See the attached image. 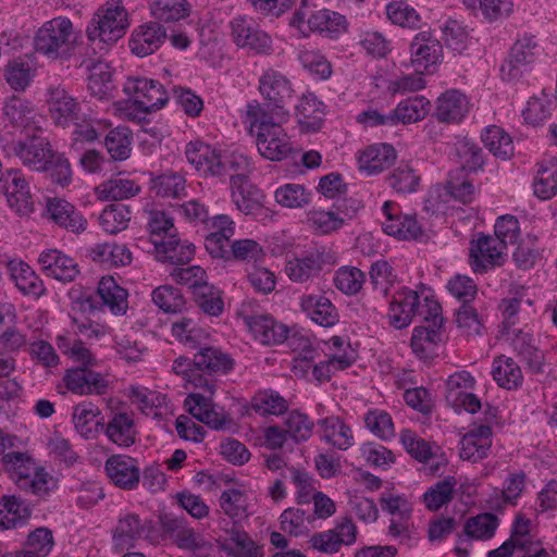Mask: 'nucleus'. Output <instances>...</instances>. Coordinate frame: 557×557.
Segmentation results:
<instances>
[{
    "label": "nucleus",
    "mask_w": 557,
    "mask_h": 557,
    "mask_svg": "<svg viewBox=\"0 0 557 557\" xmlns=\"http://www.w3.org/2000/svg\"><path fill=\"white\" fill-rule=\"evenodd\" d=\"M246 117L249 134L255 137L259 153L271 161L289 158L293 144L283 124L287 121V111L269 110L264 104L252 101L247 104Z\"/></svg>",
    "instance_id": "obj_1"
},
{
    "label": "nucleus",
    "mask_w": 557,
    "mask_h": 557,
    "mask_svg": "<svg viewBox=\"0 0 557 557\" xmlns=\"http://www.w3.org/2000/svg\"><path fill=\"white\" fill-rule=\"evenodd\" d=\"M82 40L81 30L65 16L45 22L34 37L35 50L49 60L67 61Z\"/></svg>",
    "instance_id": "obj_2"
},
{
    "label": "nucleus",
    "mask_w": 557,
    "mask_h": 557,
    "mask_svg": "<svg viewBox=\"0 0 557 557\" xmlns=\"http://www.w3.org/2000/svg\"><path fill=\"white\" fill-rule=\"evenodd\" d=\"M129 26L128 14L121 0H109L90 20L86 35L89 41L112 45L121 39Z\"/></svg>",
    "instance_id": "obj_3"
},
{
    "label": "nucleus",
    "mask_w": 557,
    "mask_h": 557,
    "mask_svg": "<svg viewBox=\"0 0 557 557\" xmlns=\"http://www.w3.org/2000/svg\"><path fill=\"white\" fill-rule=\"evenodd\" d=\"M337 263V255L326 246H315L288 259L285 264V273L294 283H306L320 274L325 267Z\"/></svg>",
    "instance_id": "obj_4"
},
{
    "label": "nucleus",
    "mask_w": 557,
    "mask_h": 557,
    "mask_svg": "<svg viewBox=\"0 0 557 557\" xmlns=\"http://www.w3.org/2000/svg\"><path fill=\"white\" fill-rule=\"evenodd\" d=\"M426 308L424 322L428 325L416 326L411 336L412 351L421 359L429 358L442 341L441 327L444 322L438 301H428Z\"/></svg>",
    "instance_id": "obj_5"
},
{
    "label": "nucleus",
    "mask_w": 557,
    "mask_h": 557,
    "mask_svg": "<svg viewBox=\"0 0 557 557\" xmlns=\"http://www.w3.org/2000/svg\"><path fill=\"white\" fill-rule=\"evenodd\" d=\"M428 301H435L432 298L424 297L423 302L417 292L409 288H401L397 290L389 302L388 308V322L395 329H405L412 323L416 315L428 314Z\"/></svg>",
    "instance_id": "obj_6"
},
{
    "label": "nucleus",
    "mask_w": 557,
    "mask_h": 557,
    "mask_svg": "<svg viewBox=\"0 0 557 557\" xmlns=\"http://www.w3.org/2000/svg\"><path fill=\"white\" fill-rule=\"evenodd\" d=\"M505 245L491 235L480 234L470 242L469 265L474 273H486L488 270L504 264L506 260Z\"/></svg>",
    "instance_id": "obj_7"
},
{
    "label": "nucleus",
    "mask_w": 557,
    "mask_h": 557,
    "mask_svg": "<svg viewBox=\"0 0 557 557\" xmlns=\"http://www.w3.org/2000/svg\"><path fill=\"white\" fill-rule=\"evenodd\" d=\"M231 37L238 48L249 49L259 54L273 50L271 37L260 29L252 18L236 16L230 22Z\"/></svg>",
    "instance_id": "obj_8"
},
{
    "label": "nucleus",
    "mask_w": 557,
    "mask_h": 557,
    "mask_svg": "<svg viewBox=\"0 0 557 557\" xmlns=\"http://www.w3.org/2000/svg\"><path fill=\"white\" fill-rule=\"evenodd\" d=\"M540 49L533 36H524L512 46L508 59L500 66L502 78L513 82L523 76L534 63Z\"/></svg>",
    "instance_id": "obj_9"
},
{
    "label": "nucleus",
    "mask_w": 557,
    "mask_h": 557,
    "mask_svg": "<svg viewBox=\"0 0 557 557\" xmlns=\"http://www.w3.org/2000/svg\"><path fill=\"white\" fill-rule=\"evenodd\" d=\"M124 92L136 99L144 110L157 111L168 102L164 87L157 81L143 77H128L123 85Z\"/></svg>",
    "instance_id": "obj_10"
},
{
    "label": "nucleus",
    "mask_w": 557,
    "mask_h": 557,
    "mask_svg": "<svg viewBox=\"0 0 557 557\" xmlns=\"http://www.w3.org/2000/svg\"><path fill=\"white\" fill-rule=\"evenodd\" d=\"M63 382L67 391L81 396L106 395L110 385L104 374L85 367L67 369Z\"/></svg>",
    "instance_id": "obj_11"
},
{
    "label": "nucleus",
    "mask_w": 557,
    "mask_h": 557,
    "mask_svg": "<svg viewBox=\"0 0 557 557\" xmlns=\"http://www.w3.org/2000/svg\"><path fill=\"white\" fill-rule=\"evenodd\" d=\"M46 102L51 119L57 125L66 127L81 120V106L61 85L47 88Z\"/></svg>",
    "instance_id": "obj_12"
},
{
    "label": "nucleus",
    "mask_w": 557,
    "mask_h": 557,
    "mask_svg": "<svg viewBox=\"0 0 557 557\" xmlns=\"http://www.w3.org/2000/svg\"><path fill=\"white\" fill-rule=\"evenodd\" d=\"M4 149L9 154L18 157L24 165L36 171L46 170L52 159L50 145L41 137L33 136L28 140L8 144Z\"/></svg>",
    "instance_id": "obj_13"
},
{
    "label": "nucleus",
    "mask_w": 557,
    "mask_h": 557,
    "mask_svg": "<svg viewBox=\"0 0 557 557\" xmlns=\"http://www.w3.org/2000/svg\"><path fill=\"white\" fill-rule=\"evenodd\" d=\"M185 407L195 419L212 430L224 431L233 424L232 418L223 409L218 410L210 397L202 394H189L185 399Z\"/></svg>",
    "instance_id": "obj_14"
},
{
    "label": "nucleus",
    "mask_w": 557,
    "mask_h": 557,
    "mask_svg": "<svg viewBox=\"0 0 557 557\" xmlns=\"http://www.w3.org/2000/svg\"><path fill=\"white\" fill-rule=\"evenodd\" d=\"M42 273L63 284L74 282L81 274L78 263L74 258L59 249H47L38 257Z\"/></svg>",
    "instance_id": "obj_15"
},
{
    "label": "nucleus",
    "mask_w": 557,
    "mask_h": 557,
    "mask_svg": "<svg viewBox=\"0 0 557 557\" xmlns=\"http://www.w3.org/2000/svg\"><path fill=\"white\" fill-rule=\"evenodd\" d=\"M259 91L268 101V104L264 106L269 110L286 111L284 107L293 96L289 79L281 72L273 69L265 70L260 76Z\"/></svg>",
    "instance_id": "obj_16"
},
{
    "label": "nucleus",
    "mask_w": 557,
    "mask_h": 557,
    "mask_svg": "<svg viewBox=\"0 0 557 557\" xmlns=\"http://www.w3.org/2000/svg\"><path fill=\"white\" fill-rule=\"evenodd\" d=\"M382 213L384 216L382 228L387 235L398 239H417L422 234L416 216L403 214L395 202L385 201Z\"/></svg>",
    "instance_id": "obj_17"
},
{
    "label": "nucleus",
    "mask_w": 557,
    "mask_h": 557,
    "mask_svg": "<svg viewBox=\"0 0 557 557\" xmlns=\"http://www.w3.org/2000/svg\"><path fill=\"white\" fill-rule=\"evenodd\" d=\"M148 532V522L143 520L136 512L124 511L117 517L116 524L112 530L113 545L119 550L134 547L144 539Z\"/></svg>",
    "instance_id": "obj_18"
},
{
    "label": "nucleus",
    "mask_w": 557,
    "mask_h": 557,
    "mask_svg": "<svg viewBox=\"0 0 557 557\" xmlns=\"http://www.w3.org/2000/svg\"><path fill=\"white\" fill-rule=\"evenodd\" d=\"M2 191L9 206L18 214H27L33 210V198L28 183L20 170L10 169L3 172Z\"/></svg>",
    "instance_id": "obj_19"
},
{
    "label": "nucleus",
    "mask_w": 557,
    "mask_h": 557,
    "mask_svg": "<svg viewBox=\"0 0 557 557\" xmlns=\"http://www.w3.org/2000/svg\"><path fill=\"white\" fill-rule=\"evenodd\" d=\"M104 469L111 482L123 490H135L140 480V469L135 458L127 455H112Z\"/></svg>",
    "instance_id": "obj_20"
},
{
    "label": "nucleus",
    "mask_w": 557,
    "mask_h": 557,
    "mask_svg": "<svg viewBox=\"0 0 557 557\" xmlns=\"http://www.w3.org/2000/svg\"><path fill=\"white\" fill-rule=\"evenodd\" d=\"M243 319L255 339L263 345L282 344L288 336V327L270 314H250Z\"/></svg>",
    "instance_id": "obj_21"
},
{
    "label": "nucleus",
    "mask_w": 557,
    "mask_h": 557,
    "mask_svg": "<svg viewBox=\"0 0 557 557\" xmlns=\"http://www.w3.org/2000/svg\"><path fill=\"white\" fill-rule=\"evenodd\" d=\"M317 426L320 440L338 450H347L355 444L352 429L338 416L319 419Z\"/></svg>",
    "instance_id": "obj_22"
},
{
    "label": "nucleus",
    "mask_w": 557,
    "mask_h": 557,
    "mask_svg": "<svg viewBox=\"0 0 557 557\" xmlns=\"http://www.w3.org/2000/svg\"><path fill=\"white\" fill-rule=\"evenodd\" d=\"M459 445V456L462 460L478 462L490 454L492 429L484 424L474 426L462 436Z\"/></svg>",
    "instance_id": "obj_23"
},
{
    "label": "nucleus",
    "mask_w": 557,
    "mask_h": 557,
    "mask_svg": "<svg viewBox=\"0 0 557 557\" xmlns=\"http://www.w3.org/2000/svg\"><path fill=\"white\" fill-rule=\"evenodd\" d=\"M410 52L416 72L429 71L440 61L442 46L430 33L422 32L414 36L410 45Z\"/></svg>",
    "instance_id": "obj_24"
},
{
    "label": "nucleus",
    "mask_w": 557,
    "mask_h": 557,
    "mask_svg": "<svg viewBox=\"0 0 557 557\" xmlns=\"http://www.w3.org/2000/svg\"><path fill=\"white\" fill-rule=\"evenodd\" d=\"M210 232L206 236V248L213 257H224L230 239L235 234V222L226 214H216L206 223Z\"/></svg>",
    "instance_id": "obj_25"
},
{
    "label": "nucleus",
    "mask_w": 557,
    "mask_h": 557,
    "mask_svg": "<svg viewBox=\"0 0 557 557\" xmlns=\"http://www.w3.org/2000/svg\"><path fill=\"white\" fill-rule=\"evenodd\" d=\"M299 306L302 312L321 326H333L339 320L337 309L323 294H304L299 298Z\"/></svg>",
    "instance_id": "obj_26"
},
{
    "label": "nucleus",
    "mask_w": 557,
    "mask_h": 557,
    "mask_svg": "<svg viewBox=\"0 0 557 557\" xmlns=\"http://www.w3.org/2000/svg\"><path fill=\"white\" fill-rule=\"evenodd\" d=\"M47 211L55 224L69 232L79 234L87 228V220L81 211L64 199H48Z\"/></svg>",
    "instance_id": "obj_27"
},
{
    "label": "nucleus",
    "mask_w": 557,
    "mask_h": 557,
    "mask_svg": "<svg viewBox=\"0 0 557 557\" xmlns=\"http://www.w3.org/2000/svg\"><path fill=\"white\" fill-rule=\"evenodd\" d=\"M165 37V29L159 23L140 25L129 39L131 51L138 57L149 55L161 47Z\"/></svg>",
    "instance_id": "obj_28"
},
{
    "label": "nucleus",
    "mask_w": 557,
    "mask_h": 557,
    "mask_svg": "<svg viewBox=\"0 0 557 557\" xmlns=\"http://www.w3.org/2000/svg\"><path fill=\"white\" fill-rule=\"evenodd\" d=\"M8 270L11 280L22 294L39 298L46 293L42 280L24 261L11 260L8 263Z\"/></svg>",
    "instance_id": "obj_29"
},
{
    "label": "nucleus",
    "mask_w": 557,
    "mask_h": 557,
    "mask_svg": "<svg viewBox=\"0 0 557 557\" xmlns=\"http://www.w3.org/2000/svg\"><path fill=\"white\" fill-rule=\"evenodd\" d=\"M104 434L108 440L117 445L119 447H129L135 444L137 430L133 413L127 412H112L106 429Z\"/></svg>",
    "instance_id": "obj_30"
},
{
    "label": "nucleus",
    "mask_w": 557,
    "mask_h": 557,
    "mask_svg": "<svg viewBox=\"0 0 557 557\" xmlns=\"http://www.w3.org/2000/svg\"><path fill=\"white\" fill-rule=\"evenodd\" d=\"M396 160V151L387 144L373 145L362 150L358 157L359 170L367 174H377L391 168Z\"/></svg>",
    "instance_id": "obj_31"
},
{
    "label": "nucleus",
    "mask_w": 557,
    "mask_h": 557,
    "mask_svg": "<svg viewBox=\"0 0 557 557\" xmlns=\"http://www.w3.org/2000/svg\"><path fill=\"white\" fill-rule=\"evenodd\" d=\"M468 111L467 97L460 91L451 89L438 97L434 115L443 123H459Z\"/></svg>",
    "instance_id": "obj_32"
},
{
    "label": "nucleus",
    "mask_w": 557,
    "mask_h": 557,
    "mask_svg": "<svg viewBox=\"0 0 557 557\" xmlns=\"http://www.w3.org/2000/svg\"><path fill=\"white\" fill-rule=\"evenodd\" d=\"M195 363L196 355L193 359L180 356L173 361L172 372L182 376L189 386L201 389L208 395H212L215 389V380L202 374L199 367Z\"/></svg>",
    "instance_id": "obj_33"
},
{
    "label": "nucleus",
    "mask_w": 557,
    "mask_h": 557,
    "mask_svg": "<svg viewBox=\"0 0 557 557\" xmlns=\"http://www.w3.org/2000/svg\"><path fill=\"white\" fill-rule=\"evenodd\" d=\"M154 255L157 260L161 262L185 264L193 259L195 246L187 240H182L176 233L168 239L158 243L154 247Z\"/></svg>",
    "instance_id": "obj_34"
},
{
    "label": "nucleus",
    "mask_w": 557,
    "mask_h": 557,
    "mask_svg": "<svg viewBox=\"0 0 557 557\" xmlns=\"http://www.w3.org/2000/svg\"><path fill=\"white\" fill-rule=\"evenodd\" d=\"M132 404L146 416L160 420L163 416L162 408L166 406V395L151 391L145 386L131 385L127 393Z\"/></svg>",
    "instance_id": "obj_35"
},
{
    "label": "nucleus",
    "mask_w": 557,
    "mask_h": 557,
    "mask_svg": "<svg viewBox=\"0 0 557 557\" xmlns=\"http://www.w3.org/2000/svg\"><path fill=\"white\" fill-rule=\"evenodd\" d=\"M32 515L29 506L22 498L5 495L0 498V529L9 530L22 527Z\"/></svg>",
    "instance_id": "obj_36"
},
{
    "label": "nucleus",
    "mask_w": 557,
    "mask_h": 557,
    "mask_svg": "<svg viewBox=\"0 0 557 557\" xmlns=\"http://www.w3.org/2000/svg\"><path fill=\"white\" fill-rule=\"evenodd\" d=\"M97 296L101 299L102 306L115 315L124 314L128 308L127 290L120 286L112 276H103L100 280Z\"/></svg>",
    "instance_id": "obj_37"
},
{
    "label": "nucleus",
    "mask_w": 557,
    "mask_h": 557,
    "mask_svg": "<svg viewBox=\"0 0 557 557\" xmlns=\"http://www.w3.org/2000/svg\"><path fill=\"white\" fill-rule=\"evenodd\" d=\"M196 366L206 376L224 374L233 369L234 361L230 355L216 347H203L196 354Z\"/></svg>",
    "instance_id": "obj_38"
},
{
    "label": "nucleus",
    "mask_w": 557,
    "mask_h": 557,
    "mask_svg": "<svg viewBox=\"0 0 557 557\" xmlns=\"http://www.w3.org/2000/svg\"><path fill=\"white\" fill-rule=\"evenodd\" d=\"M95 193L100 200H124L138 195L140 186L134 180L115 175L98 185Z\"/></svg>",
    "instance_id": "obj_39"
},
{
    "label": "nucleus",
    "mask_w": 557,
    "mask_h": 557,
    "mask_svg": "<svg viewBox=\"0 0 557 557\" xmlns=\"http://www.w3.org/2000/svg\"><path fill=\"white\" fill-rule=\"evenodd\" d=\"M185 154L188 162L194 165L197 171H202L206 174L210 173L211 175L221 173V168H219V152L211 146L201 141H190L186 146Z\"/></svg>",
    "instance_id": "obj_40"
},
{
    "label": "nucleus",
    "mask_w": 557,
    "mask_h": 557,
    "mask_svg": "<svg viewBox=\"0 0 557 557\" xmlns=\"http://www.w3.org/2000/svg\"><path fill=\"white\" fill-rule=\"evenodd\" d=\"M86 69L89 71L87 88L90 95L98 99L109 97L113 89L110 65L107 62L97 60L87 62Z\"/></svg>",
    "instance_id": "obj_41"
},
{
    "label": "nucleus",
    "mask_w": 557,
    "mask_h": 557,
    "mask_svg": "<svg viewBox=\"0 0 557 557\" xmlns=\"http://www.w3.org/2000/svg\"><path fill=\"white\" fill-rule=\"evenodd\" d=\"M511 345L533 373H539L542 370L544 356L530 333L519 331L512 337Z\"/></svg>",
    "instance_id": "obj_42"
},
{
    "label": "nucleus",
    "mask_w": 557,
    "mask_h": 557,
    "mask_svg": "<svg viewBox=\"0 0 557 557\" xmlns=\"http://www.w3.org/2000/svg\"><path fill=\"white\" fill-rule=\"evenodd\" d=\"M92 261L108 265L121 267L132 262V253L125 245L97 244L89 250Z\"/></svg>",
    "instance_id": "obj_43"
},
{
    "label": "nucleus",
    "mask_w": 557,
    "mask_h": 557,
    "mask_svg": "<svg viewBox=\"0 0 557 557\" xmlns=\"http://www.w3.org/2000/svg\"><path fill=\"white\" fill-rule=\"evenodd\" d=\"M346 17L327 9L319 10L307 20L309 30L335 36L346 29Z\"/></svg>",
    "instance_id": "obj_44"
},
{
    "label": "nucleus",
    "mask_w": 557,
    "mask_h": 557,
    "mask_svg": "<svg viewBox=\"0 0 557 557\" xmlns=\"http://www.w3.org/2000/svg\"><path fill=\"white\" fill-rule=\"evenodd\" d=\"M430 111V101L422 96L408 98L400 101L397 107L392 110L394 124L416 123L423 120Z\"/></svg>",
    "instance_id": "obj_45"
},
{
    "label": "nucleus",
    "mask_w": 557,
    "mask_h": 557,
    "mask_svg": "<svg viewBox=\"0 0 557 557\" xmlns=\"http://www.w3.org/2000/svg\"><path fill=\"white\" fill-rule=\"evenodd\" d=\"M482 141L485 148L498 159L509 160L513 156L512 138L499 126L493 125L485 128Z\"/></svg>",
    "instance_id": "obj_46"
},
{
    "label": "nucleus",
    "mask_w": 557,
    "mask_h": 557,
    "mask_svg": "<svg viewBox=\"0 0 557 557\" xmlns=\"http://www.w3.org/2000/svg\"><path fill=\"white\" fill-rule=\"evenodd\" d=\"M252 410L262 416H280L287 411L288 403L277 392L272 389L259 391L251 398Z\"/></svg>",
    "instance_id": "obj_47"
},
{
    "label": "nucleus",
    "mask_w": 557,
    "mask_h": 557,
    "mask_svg": "<svg viewBox=\"0 0 557 557\" xmlns=\"http://www.w3.org/2000/svg\"><path fill=\"white\" fill-rule=\"evenodd\" d=\"M3 114L16 127L29 128L35 124L37 113L29 101L11 97L3 107Z\"/></svg>",
    "instance_id": "obj_48"
},
{
    "label": "nucleus",
    "mask_w": 557,
    "mask_h": 557,
    "mask_svg": "<svg viewBox=\"0 0 557 557\" xmlns=\"http://www.w3.org/2000/svg\"><path fill=\"white\" fill-rule=\"evenodd\" d=\"M492 375L500 387L507 389L517 388L523 379L520 367L511 358L504 356L494 360Z\"/></svg>",
    "instance_id": "obj_49"
},
{
    "label": "nucleus",
    "mask_w": 557,
    "mask_h": 557,
    "mask_svg": "<svg viewBox=\"0 0 557 557\" xmlns=\"http://www.w3.org/2000/svg\"><path fill=\"white\" fill-rule=\"evenodd\" d=\"M457 480L446 476L428 488L423 495V503L429 510L436 511L454 498Z\"/></svg>",
    "instance_id": "obj_50"
},
{
    "label": "nucleus",
    "mask_w": 557,
    "mask_h": 557,
    "mask_svg": "<svg viewBox=\"0 0 557 557\" xmlns=\"http://www.w3.org/2000/svg\"><path fill=\"white\" fill-rule=\"evenodd\" d=\"M35 73L34 65L23 59L9 62L4 69L5 81L15 91H24L33 81Z\"/></svg>",
    "instance_id": "obj_51"
},
{
    "label": "nucleus",
    "mask_w": 557,
    "mask_h": 557,
    "mask_svg": "<svg viewBox=\"0 0 557 557\" xmlns=\"http://www.w3.org/2000/svg\"><path fill=\"white\" fill-rule=\"evenodd\" d=\"M299 123L308 129L318 131L322 125L323 103L313 94L304 95L296 106Z\"/></svg>",
    "instance_id": "obj_52"
},
{
    "label": "nucleus",
    "mask_w": 557,
    "mask_h": 557,
    "mask_svg": "<svg viewBox=\"0 0 557 557\" xmlns=\"http://www.w3.org/2000/svg\"><path fill=\"white\" fill-rule=\"evenodd\" d=\"M131 210L122 203L107 206L99 215V224L109 234H117L127 228L131 221Z\"/></svg>",
    "instance_id": "obj_53"
},
{
    "label": "nucleus",
    "mask_w": 557,
    "mask_h": 557,
    "mask_svg": "<svg viewBox=\"0 0 557 557\" xmlns=\"http://www.w3.org/2000/svg\"><path fill=\"white\" fill-rule=\"evenodd\" d=\"M311 193L300 184L287 183L280 186L274 197L276 202L288 209H300L311 202Z\"/></svg>",
    "instance_id": "obj_54"
},
{
    "label": "nucleus",
    "mask_w": 557,
    "mask_h": 557,
    "mask_svg": "<svg viewBox=\"0 0 557 557\" xmlns=\"http://www.w3.org/2000/svg\"><path fill=\"white\" fill-rule=\"evenodd\" d=\"M150 11L158 21L170 23L188 16L190 5L186 0H154Z\"/></svg>",
    "instance_id": "obj_55"
},
{
    "label": "nucleus",
    "mask_w": 557,
    "mask_h": 557,
    "mask_svg": "<svg viewBox=\"0 0 557 557\" xmlns=\"http://www.w3.org/2000/svg\"><path fill=\"white\" fill-rule=\"evenodd\" d=\"M147 228L153 247L177 233L173 218L162 210H151L149 212Z\"/></svg>",
    "instance_id": "obj_56"
},
{
    "label": "nucleus",
    "mask_w": 557,
    "mask_h": 557,
    "mask_svg": "<svg viewBox=\"0 0 557 557\" xmlns=\"http://www.w3.org/2000/svg\"><path fill=\"white\" fill-rule=\"evenodd\" d=\"M100 409L92 403H81L73 408L72 419L76 431L85 438L95 437L94 420Z\"/></svg>",
    "instance_id": "obj_57"
},
{
    "label": "nucleus",
    "mask_w": 557,
    "mask_h": 557,
    "mask_svg": "<svg viewBox=\"0 0 557 557\" xmlns=\"http://www.w3.org/2000/svg\"><path fill=\"white\" fill-rule=\"evenodd\" d=\"M553 110L552 96L544 90L532 96L523 110L524 120L532 125H537L547 120Z\"/></svg>",
    "instance_id": "obj_58"
},
{
    "label": "nucleus",
    "mask_w": 557,
    "mask_h": 557,
    "mask_svg": "<svg viewBox=\"0 0 557 557\" xmlns=\"http://www.w3.org/2000/svg\"><path fill=\"white\" fill-rule=\"evenodd\" d=\"M366 428L383 441L395 437V426L388 412L382 409H371L364 417Z\"/></svg>",
    "instance_id": "obj_59"
},
{
    "label": "nucleus",
    "mask_w": 557,
    "mask_h": 557,
    "mask_svg": "<svg viewBox=\"0 0 557 557\" xmlns=\"http://www.w3.org/2000/svg\"><path fill=\"white\" fill-rule=\"evenodd\" d=\"M104 145L112 159L126 160L132 151V133L126 127H116L108 133Z\"/></svg>",
    "instance_id": "obj_60"
},
{
    "label": "nucleus",
    "mask_w": 557,
    "mask_h": 557,
    "mask_svg": "<svg viewBox=\"0 0 557 557\" xmlns=\"http://www.w3.org/2000/svg\"><path fill=\"white\" fill-rule=\"evenodd\" d=\"M307 222L313 231L330 234L343 226L344 219L335 211L313 208L307 213Z\"/></svg>",
    "instance_id": "obj_61"
},
{
    "label": "nucleus",
    "mask_w": 557,
    "mask_h": 557,
    "mask_svg": "<svg viewBox=\"0 0 557 557\" xmlns=\"http://www.w3.org/2000/svg\"><path fill=\"white\" fill-rule=\"evenodd\" d=\"M172 335L181 343L193 348L197 347L207 333L191 318L183 317L172 323Z\"/></svg>",
    "instance_id": "obj_62"
},
{
    "label": "nucleus",
    "mask_w": 557,
    "mask_h": 557,
    "mask_svg": "<svg viewBox=\"0 0 557 557\" xmlns=\"http://www.w3.org/2000/svg\"><path fill=\"white\" fill-rule=\"evenodd\" d=\"M224 549L235 557H259L260 550L249 535L240 530L232 529Z\"/></svg>",
    "instance_id": "obj_63"
},
{
    "label": "nucleus",
    "mask_w": 557,
    "mask_h": 557,
    "mask_svg": "<svg viewBox=\"0 0 557 557\" xmlns=\"http://www.w3.org/2000/svg\"><path fill=\"white\" fill-rule=\"evenodd\" d=\"M534 194L541 199H549L557 193V163L542 165L534 178Z\"/></svg>",
    "instance_id": "obj_64"
}]
</instances>
